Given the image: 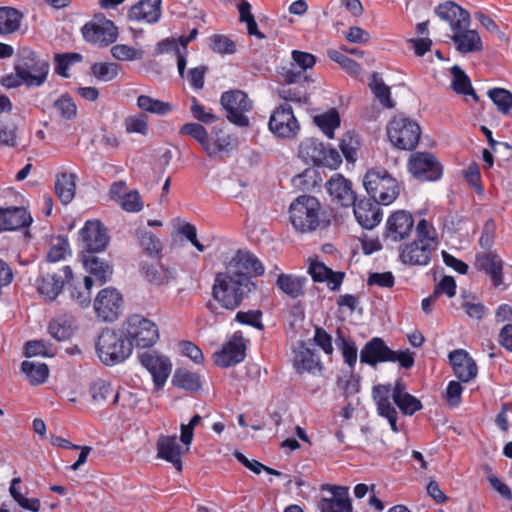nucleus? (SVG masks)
<instances>
[{"label": "nucleus", "instance_id": "obj_8", "mask_svg": "<svg viewBox=\"0 0 512 512\" xmlns=\"http://www.w3.org/2000/svg\"><path fill=\"white\" fill-rule=\"evenodd\" d=\"M122 329L132 346L140 348L152 347L159 339V330L157 325L141 315L134 314L129 316L122 324Z\"/></svg>", "mask_w": 512, "mask_h": 512}, {"label": "nucleus", "instance_id": "obj_21", "mask_svg": "<svg viewBox=\"0 0 512 512\" xmlns=\"http://www.w3.org/2000/svg\"><path fill=\"white\" fill-rule=\"evenodd\" d=\"M83 37L93 43L103 44L105 46L116 41L118 29L110 20H104L101 23L90 22L82 28Z\"/></svg>", "mask_w": 512, "mask_h": 512}, {"label": "nucleus", "instance_id": "obj_15", "mask_svg": "<svg viewBox=\"0 0 512 512\" xmlns=\"http://www.w3.org/2000/svg\"><path fill=\"white\" fill-rule=\"evenodd\" d=\"M414 227V218L406 210L393 212L386 221L384 239L391 242H400L409 237Z\"/></svg>", "mask_w": 512, "mask_h": 512}, {"label": "nucleus", "instance_id": "obj_63", "mask_svg": "<svg viewBox=\"0 0 512 512\" xmlns=\"http://www.w3.org/2000/svg\"><path fill=\"white\" fill-rule=\"evenodd\" d=\"M261 317L262 312L260 310H249L246 312L239 311L235 316V320L241 324L250 325L257 329H263Z\"/></svg>", "mask_w": 512, "mask_h": 512}, {"label": "nucleus", "instance_id": "obj_6", "mask_svg": "<svg viewBox=\"0 0 512 512\" xmlns=\"http://www.w3.org/2000/svg\"><path fill=\"white\" fill-rule=\"evenodd\" d=\"M387 136L391 144L400 150H414L421 137L417 122L403 116L394 117L387 125Z\"/></svg>", "mask_w": 512, "mask_h": 512}, {"label": "nucleus", "instance_id": "obj_5", "mask_svg": "<svg viewBox=\"0 0 512 512\" xmlns=\"http://www.w3.org/2000/svg\"><path fill=\"white\" fill-rule=\"evenodd\" d=\"M363 185L371 199L389 205L399 195V184L385 169H371L364 176Z\"/></svg>", "mask_w": 512, "mask_h": 512}, {"label": "nucleus", "instance_id": "obj_23", "mask_svg": "<svg viewBox=\"0 0 512 512\" xmlns=\"http://www.w3.org/2000/svg\"><path fill=\"white\" fill-rule=\"evenodd\" d=\"M322 490L331 492L330 498H322L319 504L321 512H352L347 487L323 485Z\"/></svg>", "mask_w": 512, "mask_h": 512}, {"label": "nucleus", "instance_id": "obj_61", "mask_svg": "<svg viewBox=\"0 0 512 512\" xmlns=\"http://www.w3.org/2000/svg\"><path fill=\"white\" fill-rule=\"evenodd\" d=\"M124 124L128 133H139L142 135H147L148 133L147 117L143 114L127 117Z\"/></svg>", "mask_w": 512, "mask_h": 512}, {"label": "nucleus", "instance_id": "obj_35", "mask_svg": "<svg viewBox=\"0 0 512 512\" xmlns=\"http://www.w3.org/2000/svg\"><path fill=\"white\" fill-rule=\"evenodd\" d=\"M308 279L305 276L281 273L277 277V287L289 297L296 299L304 295V287Z\"/></svg>", "mask_w": 512, "mask_h": 512}, {"label": "nucleus", "instance_id": "obj_27", "mask_svg": "<svg viewBox=\"0 0 512 512\" xmlns=\"http://www.w3.org/2000/svg\"><path fill=\"white\" fill-rule=\"evenodd\" d=\"M393 350H391L384 340L379 337H373L368 341L360 352V362L371 366L378 363L388 362L393 359Z\"/></svg>", "mask_w": 512, "mask_h": 512}, {"label": "nucleus", "instance_id": "obj_45", "mask_svg": "<svg viewBox=\"0 0 512 512\" xmlns=\"http://www.w3.org/2000/svg\"><path fill=\"white\" fill-rule=\"evenodd\" d=\"M21 370L28 377L32 385L44 383L49 375L48 366L44 363L23 361L21 364Z\"/></svg>", "mask_w": 512, "mask_h": 512}, {"label": "nucleus", "instance_id": "obj_16", "mask_svg": "<svg viewBox=\"0 0 512 512\" xmlns=\"http://www.w3.org/2000/svg\"><path fill=\"white\" fill-rule=\"evenodd\" d=\"M246 346L241 332H235L220 351L213 354L214 363L222 368L234 366L245 359Z\"/></svg>", "mask_w": 512, "mask_h": 512}, {"label": "nucleus", "instance_id": "obj_38", "mask_svg": "<svg viewBox=\"0 0 512 512\" xmlns=\"http://www.w3.org/2000/svg\"><path fill=\"white\" fill-rule=\"evenodd\" d=\"M172 383L174 386L192 393L201 389L200 376L186 368L176 369L172 378Z\"/></svg>", "mask_w": 512, "mask_h": 512}, {"label": "nucleus", "instance_id": "obj_34", "mask_svg": "<svg viewBox=\"0 0 512 512\" xmlns=\"http://www.w3.org/2000/svg\"><path fill=\"white\" fill-rule=\"evenodd\" d=\"M450 71L452 75V90L458 95H463L466 102L470 101L469 97H471L473 102H478L479 97L473 89L468 75L458 65L451 67Z\"/></svg>", "mask_w": 512, "mask_h": 512}, {"label": "nucleus", "instance_id": "obj_18", "mask_svg": "<svg viewBox=\"0 0 512 512\" xmlns=\"http://www.w3.org/2000/svg\"><path fill=\"white\" fill-rule=\"evenodd\" d=\"M226 269L243 277H247L249 280H252L253 277L262 276L265 272L261 261L250 251L243 250L237 251Z\"/></svg>", "mask_w": 512, "mask_h": 512}, {"label": "nucleus", "instance_id": "obj_43", "mask_svg": "<svg viewBox=\"0 0 512 512\" xmlns=\"http://www.w3.org/2000/svg\"><path fill=\"white\" fill-rule=\"evenodd\" d=\"M369 87L382 106L386 108L394 107V102L391 99L390 87L383 82L378 72L372 73Z\"/></svg>", "mask_w": 512, "mask_h": 512}, {"label": "nucleus", "instance_id": "obj_64", "mask_svg": "<svg viewBox=\"0 0 512 512\" xmlns=\"http://www.w3.org/2000/svg\"><path fill=\"white\" fill-rule=\"evenodd\" d=\"M496 223L493 219H488L483 226L482 234L479 239V245L488 251H491L495 240Z\"/></svg>", "mask_w": 512, "mask_h": 512}, {"label": "nucleus", "instance_id": "obj_58", "mask_svg": "<svg viewBox=\"0 0 512 512\" xmlns=\"http://www.w3.org/2000/svg\"><path fill=\"white\" fill-rule=\"evenodd\" d=\"M211 49L220 54H233L236 51L234 41L225 35L215 34L210 37Z\"/></svg>", "mask_w": 512, "mask_h": 512}, {"label": "nucleus", "instance_id": "obj_33", "mask_svg": "<svg viewBox=\"0 0 512 512\" xmlns=\"http://www.w3.org/2000/svg\"><path fill=\"white\" fill-rule=\"evenodd\" d=\"M82 261L85 270L93 275L100 285L109 281L113 274V266L96 253L82 254Z\"/></svg>", "mask_w": 512, "mask_h": 512}, {"label": "nucleus", "instance_id": "obj_52", "mask_svg": "<svg viewBox=\"0 0 512 512\" xmlns=\"http://www.w3.org/2000/svg\"><path fill=\"white\" fill-rule=\"evenodd\" d=\"M360 147V140L358 135L347 132L340 142V149L343 156L347 161L353 162L356 160V153Z\"/></svg>", "mask_w": 512, "mask_h": 512}, {"label": "nucleus", "instance_id": "obj_26", "mask_svg": "<svg viewBox=\"0 0 512 512\" xmlns=\"http://www.w3.org/2000/svg\"><path fill=\"white\" fill-rule=\"evenodd\" d=\"M450 364L455 376L462 382H469L477 375V365L473 358L463 349L449 353Z\"/></svg>", "mask_w": 512, "mask_h": 512}, {"label": "nucleus", "instance_id": "obj_56", "mask_svg": "<svg viewBox=\"0 0 512 512\" xmlns=\"http://www.w3.org/2000/svg\"><path fill=\"white\" fill-rule=\"evenodd\" d=\"M328 56L331 60L338 63L344 70L351 75H359L361 72V66L348 56L344 55L338 50H329Z\"/></svg>", "mask_w": 512, "mask_h": 512}, {"label": "nucleus", "instance_id": "obj_17", "mask_svg": "<svg viewBox=\"0 0 512 512\" xmlns=\"http://www.w3.org/2000/svg\"><path fill=\"white\" fill-rule=\"evenodd\" d=\"M140 363L150 372L157 390L163 388L171 372V363L167 357L146 351L139 355Z\"/></svg>", "mask_w": 512, "mask_h": 512}, {"label": "nucleus", "instance_id": "obj_62", "mask_svg": "<svg viewBox=\"0 0 512 512\" xmlns=\"http://www.w3.org/2000/svg\"><path fill=\"white\" fill-rule=\"evenodd\" d=\"M69 250V242L64 237H58L57 242L52 244L47 254V260L49 262H58L63 260Z\"/></svg>", "mask_w": 512, "mask_h": 512}, {"label": "nucleus", "instance_id": "obj_14", "mask_svg": "<svg viewBox=\"0 0 512 512\" xmlns=\"http://www.w3.org/2000/svg\"><path fill=\"white\" fill-rule=\"evenodd\" d=\"M72 279L70 266H64L58 271H47L38 280L37 290L45 299L53 301L62 292L64 284H69Z\"/></svg>", "mask_w": 512, "mask_h": 512}, {"label": "nucleus", "instance_id": "obj_57", "mask_svg": "<svg viewBox=\"0 0 512 512\" xmlns=\"http://www.w3.org/2000/svg\"><path fill=\"white\" fill-rule=\"evenodd\" d=\"M54 107L64 119L71 120L76 117V104L68 94H64L57 99L54 102Z\"/></svg>", "mask_w": 512, "mask_h": 512}, {"label": "nucleus", "instance_id": "obj_48", "mask_svg": "<svg viewBox=\"0 0 512 512\" xmlns=\"http://www.w3.org/2000/svg\"><path fill=\"white\" fill-rule=\"evenodd\" d=\"M283 82L287 85L308 83L309 79L304 72L295 62H290L288 65L282 66L279 71Z\"/></svg>", "mask_w": 512, "mask_h": 512}, {"label": "nucleus", "instance_id": "obj_13", "mask_svg": "<svg viewBox=\"0 0 512 512\" xmlns=\"http://www.w3.org/2000/svg\"><path fill=\"white\" fill-rule=\"evenodd\" d=\"M124 301L122 294L113 287L100 290L94 300V310L98 318L113 322L122 314Z\"/></svg>", "mask_w": 512, "mask_h": 512}, {"label": "nucleus", "instance_id": "obj_28", "mask_svg": "<svg viewBox=\"0 0 512 512\" xmlns=\"http://www.w3.org/2000/svg\"><path fill=\"white\" fill-rule=\"evenodd\" d=\"M475 268L489 275L495 287L503 283V261L497 253L488 251L477 254Z\"/></svg>", "mask_w": 512, "mask_h": 512}, {"label": "nucleus", "instance_id": "obj_25", "mask_svg": "<svg viewBox=\"0 0 512 512\" xmlns=\"http://www.w3.org/2000/svg\"><path fill=\"white\" fill-rule=\"evenodd\" d=\"M157 457L171 463L178 471H182V447L175 435L161 434L156 442Z\"/></svg>", "mask_w": 512, "mask_h": 512}, {"label": "nucleus", "instance_id": "obj_11", "mask_svg": "<svg viewBox=\"0 0 512 512\" xmlns=\"http://www.w3.org/2000/svg\"><path fill=\"white\" fill-rule=\"evenodd\" d=\"M408 171L422 182L437 181L441 178L443 167L437 157L430 152H414L408 160Z\"/></svg>", "mask_w": 512, "mask_h": 512}, {"label": "nucleus", "instance_id": "obj_39", "mask_svg": "<svg viewBox=\"0 0 512 512\" xmlns=\"http://www.w3.org/2000/svg\"><path fill=\"white\" fill-rule=\"evenodd\" d=\"M23 14L12 7H0V34L8 35L20 28Z\"/></svg>", "mask_w": 512, "mask_h": 512}, {"label": "nucleus", "instance_id": "obj_60", "mask_svg": "<svg viewBox=\"0 0 512 512\" xmlns=\"http://www.w3.org/2000/svg\"><path fill=\"white\" fill-rule=\"evenodd\" d=\"M394 403L405 415H413L423 408L421 401L409 393L402 395L399 400H395Z\"/></svg>", "mask_w": 512, "mask_h": 512}, {"label": "nucleus", "instance_id": "obj_12", "mask_svg": "<svg viewBox=\"0 0 512 512\" xmlns=\"http://www.w3.org/2000/svg\"><path fill=\"white\" fill-rule=\"evenodd\" d=\"M79 240L82 254H92L104 251L110 237L107 228L99 220H88L79 231Z\"/></svg>", "mask_w": 512, "mask_h": 512}, {"label": "nucleus", "instance_id": "obj_37", "mask_svg": "<svg viewBox=\"0 0 512 512\" xmlns=\"http://www.w3.org/2000/svg\"><path fill=\"white\" fill-rule=\"evenodd\" d=\"M76 174L62 172L56 175L55 193L62 204H69L75 197Z\"/></svg>", "mask_w": 512, "mask_h": 512}, {"label": "nucleus", "instance_id": "obj_4", "mask_svg": "<svg viewBox=\"0 0 512 512\" xmlns=\"http://www.w3.org/2000/svg\"><path fill=\"white\" fill-rule=\"evenodd\" d=\"M320 213L319 200L310 195L298 196L289 207L291 223L302 233L315 231L320 226Z\"/></svg>", "mask_w": 512, "mask_h": 512}, {"label": "nucleus", "instance_id": "obj_42", "mask_svg": "<svg viewBox=\"0 0 512 512\" xmlns=\"http://www.w3.org/2000/svg\"><path fill=\"white\" fill-rule=\"evenodd\" d=\"M90 394L92 399L97 403L105 402L109 397H112V403L116 404L119 400V393L112 385L103 379H98L90 386Z\"/></svg>", "mask_w": 512, "mask_h": 512}, {"label": "nucleus", "instance_id": "obj_20", "mask_svg": "<svg viewBox=\"0 0 512 512\" xmlns=\"http://www.w3.org/2000/svg\"><path fill=\"white\" fill-rule=\"evenodd\" d=\"M380 204L371 198L356 199L353 206L354 216L361 227L371 230L376 227L382 219Z\"/></svg>", "mask_w": 512, "mask_h": 512}, {"label": "nucleus", "instance_id": "obj_54", "mask_svg": "<svg viewBox=\"0 0 512 512\" xmlns=\"http://www.w3.org/2000/svg\"><path fill=\"white\" fill-rule=\"evenodd\" d=\"M180 134L188 135L201 144L203 149L209 140V135L206 128L200 123H186L181 126Z\"/></svg>", "mask_w": 512, "mask_h": 512}, {"label": "nucleus", "instance_id": "obj_19", "mask_svg": "<svg viewBox=\"0 0 512 512\" xmlns=\"http://www.w3.org/2000/svg\"><path fill=\"white\" fill-rule=\"evenodd\" d=\"M332 201L342 207H351L355 204L357 195L352 187V182L342 174L336 173L325 184Z\"/></svg>", "mask_w": 512, "mask_h": 512}, {"label": "nucleus", "instance_id": "obj_53", "mask_svg": "<svg viewBox=\"0 0 512 512\" xmlns=\"http://www.w3.org/2000/svg\"><path fill=\"white\" fill-rule=\"evenodd\" d=\"M111 54L120 61H134L141 60L144 56V51L125 44H117L111 48Z\"/></svg>", "mask_w": 512, "mask_h": 512}, {"label": "nucleus", "instance_id": "obj_49", "mask_svg": "<svg viewBox=\"0 0 512 512\" xmlns=\"http://www.w3.org/2000/svg\"><path fill=\"white\" fill-rule=\"evenodd\" d=\"M488 96L501 113L508 114L512 109V93L509 90L492 88L488 91Z\"/></svg>", "mask_w": 512, "mask_h": 512}, {"label": "nucleus", "instance_id": "obj_40", "mask_svg": "<svg viewBox=\"0 0 512 512\" xmlns=\"http://www.w3.org/2000/svg\"><path fill=\"white\" fill-rule=\"evenodd\" d=\"M297 370H303L314 373L316 370L321 371L322 365L316 352L308 347H303L299 351L295 359Z\"/></svg>", "mask_w": 512, "mask_h": 512}, {"label": "nucleus", "instance_id": "obj_1", "mask_svg": "<svg viewBox=\"0 0 512 512\" xmlns=\"http://www.w3.org/2000/svg\"><path fill=\"white\" fill-rule=\"evenodd\" d=\"M256 289L257 284L253 280L226 269L216 274L212 296L221 307L234 311Z\"/></svg>", "mask_w": 512, "mask_h": 512}, {"label": "nucleus", "instance_id": "obj_24", "mask_svg": "<svg viewBox=\"0 0 512 512\" xmlns=\"http://www.w3.org/2000/svg\"><path fill=\"white\" fill-rule=\"evenodd\" d=\"M435 246L413 241L400 248L399 258L405 265L425 266L431 260V253Z\"/></svg>", "mask_w": 512, "mask_h": 512}, {"label": "nucleus", "instance_id": "obj_2", "mask_svg": "<svg viewBox=\"0 0 512 512\" xmlns=\"http://www.w3.org/2000/svg\"><path fill=\"white\" fill-rule=\"evenodd\" d=\"M133 347L124 330L106 328L101 331L96 342V352L106 366L124 362L132 354Z\"/></svg>", "mask_w": 512, "mask_h": 512}, {"label": "nucleus", "instance_id": "obj_31", "mask_svg": "<svg viewBox=\"0 0 512 512\" xmlns=\"http://www.w3.org/2000/svg\"><path fill=\"white\" fill-rule=\"evenodd\" d=\"M161 3V0H140L130 8L128 18L154 24L161 17Z\"/></svg>", "mask_w": 512, "mask_h": 512}, {"label": "nucleus", "instance_id": "obj_51", "mask_svg": "<svg viewBox=\"0 0 512 512\" xmlns=\"http://www.w3.org/2000/svg\"><path fill=\"white\" fill-rule=\"evenodd\" d=\"M82 59V55L76 52L55 54V72L67 78L69 76L67 73L69 67L75 63L81 62Z\"/></svg>", "mask_w": 512, "mask_h": 512}, {"label": "nucleus", "instance_id": "obj_22", "mask_svg": "<svg viewBox=\"0 0 512 512\" xmlns=\"http://www.w3.org/2000/svg\"><path fill=\"white\" fill-rule=\"evenodd\" d=\"M435 14L441 20L448 22L452 31L468 28L470 25V13L453 1L439 4L435 8Z\"/></svg>", "mask_w": 512, "mask_h": 512}, {"label": "nucleus", "instance_id": "obj_59", "mask_svg": "<svg viewBox=\"0 0 512 512\" xmlns=\"http://www.w3.org/2000/svg\"><path fill=\"white\" fill-rule=\"evenodd\" d=\"M190 111L192 116L197 121L204 124H212L219 119L218 116L215 115L211 109L206 110V108L202 104H200L195 97L192 98Z\"/></svg>", "mask_w": 512, "mask_h": 512}, {"label": "nucleus", "instance_id": "obj_41", "mask_svg": "<svg viewBox=\"0 0 512 512\" xmlns=\"http://www.w3.org/2000/svg\"><path fill=\"white\" fill-rule=\"evenodd\" d=\"M313 120L328 138H334V130L340 126V115L335 108L314 116Z\"/></svg>", "mask_w": 512, "mask_h": 512}, {"label": "nucleus", "instance_id": "obj_29", "mask_svg": "<svg viewBox=\"0 0 512 512\" xmlns=\"http://www.w3.org/2000/svg\"><path fill=\"white\" fill-rule=\"evenodd\" d=\"M391 385H377L373 387L372 394L377 404L378 414L385 417L392 431L398 432L397 426V411L391 404L390 398Z\"/></svg>", "mask_w": 512, "mask_h": 512}, {"label": "nucleus", "instance_id": "obj_32", "mask_svg": "<svg viewBox=\"0 0 512 512\" xmlns=\"http://www.w3.org/2000/svg\"><path fill=\"white\" fill-rule=\"evenodd\" d=\"M451 40L455 44L457 51L462 54L479 52L483 48L478 32L469 29V27L454 30Z\"/></svg>", "mask_w": 512, "mask_h": 512}, {"label": "nucleus", "instance_id": "obj_7", "mask_svg": "<svg viewBox=\"0 0 512 512\" xmlns=\"http://www.w3.org/2000/svg\"><path fill=\"white\" fill-rule=\"evenodd\" d=\"M298 156L306 164L331 169H336L342 163L341 155L336 149L327 148L316 138L304 139L299 145Z\"/></svg>", "mask_w": 512, "mask_h": 512}, {"label": "nucleus", "instance_id": "obj_50", "mask_svg": "<svg viewBox=\"0 0 512 512\" xmlns=\"http://www.w3.org/2000/svg\"><path fill=\"white\" fill-rule=\"evenodd\" d=\"M120 66L117 63L101 62L91 66V73L99 81L109 82L119 74Z\"/></svg>", "mask_w": 512, "mask_h": 512}, {"label": "nucleus", "instance_id": "obj_55", "mask_svg": "<svg viewBox=\"0 0 512 512\" xmlns=\"http://www.w3.org/2000/svg\"><path fill=\"white\" fill-rule=\"evenodd\" d=\"M49 334L58 341L68 340L73 335V328L67 320H52L48 327Z\"/></svg>", "mask_w": 512, "mask_h": 512}, {"label": "nucleus", "instance_id": "obj_36", "mask_svg": "<svg viewBox=\"0 0 512 512\" xmlns=\"http://www.w3.org/2000/svg\"><path fill=\"white\" fill-rule=\"evenodd\" d=\"M141 271L147 281L153 285H165L176 277V272L163 264H148L143 263Z\"/></svg>", "mask_w": 512, "mask_h": 512}, {"label": "nucleus", "instance_id": "obj_44", "mask_svg": "<svg viewBox=\"0 0 512 512\" xmlns=\"http://www.w3.org/2000/svg\"><path fill=\"white\" fill-rule=\"evenodd\" d=\"M278 96L285 101V103L293 102L298 104H307L309 100L307 86L305 83L297 84L292 87L290 85L282 86L278 89Z\"/></svg>", "mask_w": 512, "mask_h": 512}, {"label": "nucleus", "instance_id": "obj_10", "mask_svg": "<svg viewBox=\"0 0 512 512\" xmlns=\"http://www.w3.org/2000/svg\"><path fill=\"white\" fill-rule=\"evenodd\" d=\"M268 127L279 139H293L300 131V123L288 103L280 104L274 109L270 115Z\"/></svg>", "mask_w": 512, "mask_h": 512}, {"label": "nucleus", "instance_id": "obj_46", "mask_svg": "<svg viewBox=\"0 0 512 512\" xmlns=\"http://www.w3.org/2000/svg\"><path fill=\"white\" fill-rule=\"evenodd\" d=\"M137 106L140 110L156 115H166L172 111V105L147 95H140L137 98Z\"/></svg>", "mask_w": 512, "mask_h": 512}, {"label": "nucleus", "instance_id": "obj_30", "mask_svg": "<svg viewBox=\"0 0 512 512\" xmlns=\"http://www.w3.org/2000/svg\"><path fill=\"white\" fill-rule=\"evenodd\" d=\"M32 217L23 207L0 208V232L28 227Z\"/></svg>", "mask_w": 512, "mask_h": 512}, {"label": "nucleus", "instance_id": "obj_9", "mask_svg": "<svg viewBox=\"0 0 512 512\" xmlns=\"http://www.w3.org/2000/svg\"><path fill=\"white\" fill-rule=\"evenodd\" d=\"M220 103L229 122L238 127H247L249 119L245 115L252 109V102L241 90L226 91L221 95Z\"/></svg>", "mask_w": 512, "mask_h": 512}, {"label": "nucleus", "instance_id": "obj_3", "mask_svg": "<svg viewBox=\"0 0 512 512\" xmlns=\"http://www.w3.org/2000/svg\"><path fill=\"white\" fill-rule=\"evenodd\" d=\"M15 71L28 87H39L47 79L49 62L40 58L32 49L23 47L18 50L15 60Z\"/></svg>", "mask_w": 512, "mask_h": 512}, {"label": "nucleus", "instance_id": "obj_47", "mask_svg": "<svg viewBox=\"0 0 512 512\" xmlns=\"http://www.w3.org/2000/svg\"><path fill=\"white\" fill-rule=\"evenodd\" d=\"M159 53L174 51L177 56V68L179 76L184 78L185 69L187 65L185 52L182 50V46L174 39H165L157 44Z\"/></svg>", "mask_w": 512, "mask_h": 512}]
</instances>
